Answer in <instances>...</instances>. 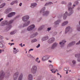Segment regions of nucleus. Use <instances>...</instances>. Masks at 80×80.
Returning a JSON list of instances; mask_svg holds the SVG:
<instances>
[{
    "mask_svg": "<svg viewBox=\"0 0 80 80\" xmlns=\"http://www.w3.org/2000/svg\"><path fill=\"white\" fill-rule=\"evenodd\" d=\"M75 43V42L73 41L72 42L69 43L68 45V47H71V46H72V45H73Z\"/></svg>",
    "mask_w": 80,
    "mask_h": 80,
    "instance_id": "f3484780",
    "label": "nucleus"
},
{
    "mask_svg": "<svg viewBox=\"0 0 80 80\" xmlns=\"http://www.w3.org/2000/svg\"><path fill=\"white\" fill-rule=\"evenodd\" d=\"M43 26H41L40 28H39L38 29V30H41L42 29H43Z\"/></svg>",
    "mask_w": 80,
    "mask_h": 80,
    "instance_id": "72a5a7b5",
    "label": "nucleus"
},
{
    "mask_svg": "<svg viewBox=\"0 0 80 80\" xmlns=\"http://www.w3.org/2000/svg\"><path fill=\"white\" fill-rule=\"evenodd\" d=\"M72 5V3H69L68 4V10L69 12V13L68 14V16L71 15L72 14L73 12V7L72 8L71 7Z\"/></svg>",
    "mask_w": 80,
    "mask_h": 80,
    "instance_id": "f03ea898",
    "label": "nucleus"
},
{
    "mask_svg": "<svg viewBox=\"0 0 80 80\" xmlns=\"http://www.w3.org/2000/svg\"><path fill=\"white\" fill-rule=\"evenodd\" d=\"M67 12H66L65 14L63 15V18L64 20H65L67 18Z\"/></svg>",
    "mask_w": 80,
    "mask_h": 80,
    "instance_id": "dca6fc26",
    "label": "nucleus"
},
{
    "mask_svg": "<svg viewBox=\"0 0 80 80\" xmlns=\"http://www.w3.org/2000/svg\"><path fill=\"white\" fill-rule=\"evenodd\" d=\"M38 59L39 58H37L35 60V61L36 62H37V63H39L40 62V61L39 60L38 61Z\"/></svg>",
    "mask_w": 80,
    "mask_h": 80,
    "instance_id": "b1692460",
    "label": "nucleus"
},
{
    "mask_svg": "<svg viewBox=\"0 0 80 80\" xmlns=\"http://www.w3.org/2000/svg\"><path fill=\"white\" fill-rule=\"evenodd\" d=\"M48 39V36H45L42 38V41H45V40H47Z\"/></svg>",
    "mask_w": 80,
    "mask_h": 80,
    "instance_id": "2eb2a0df",
    "label": "nucleus"
},
{
    "mask_svg": "<svg viewBox=\"0 0 80 80\" xmlns=\"http://www.w3.org/2000/svg\"><path fill=\"white\" fill-rule=\"evenodd\" d=\"M11 28H12V26H11L10 25H9L8 26V28H7V29L8 30H10V29Z\"/></svg>",
    "mask_w": 80,
    "mask_h": 80,
    "instance_id": "c756f323",
    "label": "nucleus"
},
{
    "mask_svg": "<svg viewBox=\"0 0 80 80\" xmlns=\"http://www.w3.org/2000/svg\"><path fill=\"white\" fill-rule=\"evenodd\" d=\"M57 71V70H56V71H55L54 69L51 70V71H52V73H53L54 72V73H55Z\"/></svg>",
    "mask_w": 80,
    "mask_h": 80,
    "instance_id": "2f4dec72",
    "label": "nucleus"
},
{
    "mask_svg": "<svg viewBox=\"0 0 80 80\" xmlns=\"http://www.w3.org/2000/svg\"><path fill=\"white\" fill-rule=\"evenodd\" d=\"M44 39H45V38H44V39H43V40H44Z\"/></svg>",
    "mask_w": 80,
    "mask_h": 80,
    "instance_id": "774afa93",
    "label": "nucleus"
},
{
    "mask_svg": "<svg viewBox=\"0 0 80 80\" xmlns=\"http://www.w3.org/2000/svg\"><path fill=\"white\" fill-rule=\"evenodd\" d=\"M58 43L55 42L54 43L53 45H52L51 47V49H54L55 48H56L57 47V45Z\"/></svg>",
    "mask_w": 80,
    "mask_h": 80,
    "instance_id": "1a4fd4ad",
    "label": "nucleus"
},
{
    "mask_svg": "<svg viewBox=\"0 0 80 80\" xmlns=\"http://www.w3.org/2000/svg\"><path fill=\"white\" fill-rule=\"evenodd\" d=\"M29 52H30V51H32L33 50V49H29Z\"/></svg>",
    "mask_w": 80,
    "mask_h": 80,
    "instance_id": "c03bdc74",
    "label": "nucleus"
},
{
    "mask_svg": "<svg viewBox=\"0 0 80 80\" xmlns=\"http://www.w3.org/2000/svg\"><path fill=\"white\" fill-rule=\"evenodd\" d=\"M2 52H4V50L3 49H2V50L0 49V53H2Z\"/></svg>",
    "mask_w": 80,
    "mask_h": 80,
    "instance_id": "58836bf2",
    "label": "nucleus"
},
{
    "mask_svg": "<svg viewBox=\"0 0 80 80\" xmlns=\"http://www.w3.org/2000/svg\"><path fill=\"white\" fill-rule=\"evenodd\" d=\"M62 3H65V2L64 1H63Z\"/></svg>",
    "mask_w": 80,
    "mask_h": 80,
    "instance_id": "5fc2aeb1",
    "label": "nucleus"
},
{
    "mask_svg": "<svg viewBox=\"0 0 80 80\" xmlns=\"http://www.w3.org/2000/svg\"><path fill=\"white\" fill-rule=\"evenodd\" d=\"M35 27V25H32L27 28V30L28 31H31V30H32Z\"/></svg>",
    "mask_w": 80,
    "mask_h": 80,
    "instance_id": "423d86ee",
    "label": "nucleus"
},
{
    "mask_svg": "<svg viewBox=\"0 0 80 80\" xmlns=\"http://www.w3.org/2000/svg\"><path fill=\"white\" fill-rule=\"evenodd\" d=\"M37 41V40L36 39H34L32 40L31 42L32 43H34V42H36Z\"/></svg>",
    "mask_w": 80,
    "mask_h": 80,
    "instance_id": "bb28decb",
    "label": "nucleus"
},
{
    "mask_svg": "<svg viewBox=\"0 0 80 80\" xmlns=\"http://www.w3.org/2000/svg\"><path fill=\"white\" fill-rule=\"evenodd\" d=\"M5 77V73L3 72V71H2L0 73V79H3Z\"/></svg>",
    "mask_w": 80,
    "mask_h": 80,
    "instance_id": "0eeeda50",
    "label": "nucleus"
},
{
    "mask_svg": "<svg viewBox=\"0 0 80 80\" xmlns=\"http://www.w3.org/2000/svg\"><path fill=\"white\" fill-rule=\"evenodd\" d=\"M65 43H66V41L64 40L62 42H60L59 44L60 45H62V46H63V45H64Z\"/></svg>",
    "mask_w": 80,
    "mask_h": 80,
    "instance_id": "aec40b11",
    "label": "nucleus"
},
{
    "mask_svg": "<svg viewBox=\"0 0 80 80\" xmlns=\"http://www.w3.org/2000/svg\"><path fill=\"white\" fill-rule=\"evenodd\" d=\"M6 39L7 40H8V39L7 38H6Z\"/></svg>",
    "mask_w": 80,
    "mask_h": 80,
    "instance_id": "052dcab7",
    "label": "nucleus"
},
{
    "mask_svg": "<svg viewBox=\"0 0 80 80\" xmlns=\"http://www.w3.org/2000/svg\"><path fill=\"white\" fill-rule=\"evenodd\" d=\"M57 75H60V74H59V73H57Z\"/></svg>",
    "mask_w": 80,
    "mask_h": 80,
    "instance_id": "603ef678",
    "label": "nucleus"
},
{
    "mask_svg": "<svg viewBox=\"0 0 80 80\" xmlns=\"http://www.w3.org/2000/svg\"><path fill=\"white\" fill-rule=\"evenodd\" d=\"M2 38H3V37L0 36V42H3L2 41Z\"/></svg>",
    "mask_w": 80,
    "mask_h": 80,
    "instance_id": "cd10ccee",
    "label": "nucleus"
},
{
    "mask_svg": "<svg viewBox=\"0 0 80 80\" xmlns=\"http://www.w3.org/2000/svg\"><path fill=\"white\" fill-rule=\"evenodd\" d=\"M42 78V77H39L38 78V79L37 80H40V79Z\"/></svg>",
    "mask_w": 80,
    "mask_h": 80,
    "instance_id": "4c0bfd02",
    "label": "nucleus"
},
{
    "mask_svg": "<svg viewBox=\"0 0 80 80\" xmlns=\"http://www.w3.org/2000/svg\"><path fill=\"white\" fill-rule=\"evenodd\" d=\"M16 33V31H14L12 32H11L10 33V34L11 35H14V34H15Z\"/></svg>",
    "mask_w": 80,
    "mask_h": 80,
    "instance_id": "7c9ffc66",
    "label": "nucleus"
},
{
    "mask_svg": "<svg viewBox=\"0 0 80 80\" xmlns=\"http://www.w3.org/2000/svg\"><path fill=\"white\" fill-rule=\"evenodd\" d=\"M60 78H61L62 77V76L60 75Z\"/></svg>",
    "mask_w": 80,
    "mask_h": 80,
    "instance_id": "e2e57ef3",
    "label": "nucleus"
},
{
    "mask_svg": "<svg viewBox=\"0 0 80 80\" xmlns=\"http://www.w3.org/2000/svg\"><path fill=\"white\" fill-rule=\"evenodd\" d=\"M73 7H75V4L73 5Z\"/></svg>",
    "mask_w": 80,
    "mask_h": 80,
    "instance_id": "6e6d98bb",
    "label": "nucleus"
},
{
    "mask_svg": "<svg viewBox=\"0 0 80 80\" xmlns=\"http://www.w3.org/2000/svg\"><path fill=\"white\" fill-rule=\"evenodd\" d=\"M10 0H8V1H10Z\"/></svg>",
    "mask_w": 80,
    "mask_h": 80,
    "instance_id": "0e129e2a",
    "label": "nucleus"
},
{
    "mask_svg": "<svg viewBox=\"0 0 80 80\" xmlns=\"http://www.w3.org/2000/svg\"><path fill=\"white\" fill-rule=\"evenodd\" d=\"M49 67L50 68H53V66L52 65H49Z\"/></svg>",
    "mask_w": 80,
    "mask_h": 80,
    "instance_id": "c9c22d12",
    "label": "nucleus"
},
{
    "mask_svg": "<svg viewBox=\"0 0 80 80\" xmlns=\"http://www.w3.org/2000/svg\"><path fill=\"white\" fill-rule=\"evenodd\" d=\"M60 22V21L59 20H58V21H57L55 22V24L56 25H58L59 24V22Z\"/></svg>",
    "mask_w": 80,
    "mask_h": 80,
    "instance_id": "393cba45",
    "label": "nucleus"
},
{
    "mask_svg": "<svg viewBox=\"0 0 80 80\" xmlns=\"http://www.w3.org/2000/svg\"><path fill=\"white\" fill-rule=\"evenodd\" d=\"M77 3H78L77 2H75V3H77Z\"/></svg>",
    "mask_w": 80,
    "mask_h": 80,
    "instance_id": "13d9d810",
    "label": "nucleus"
},
{
    "mask_svg": "<svg viewBox=\"0 0 80 80\" xmlns=\"http://www.w3.org/2000/svg\"><path fill=\"white\" fill-rule=\"evenodd\" d=\"M34 37V36L32 37V36H30V38H33Z\"/></svg>",
    "mask_w": 80,
    "mask_h": 80,
    "instance_id": "8fccbe9b",
    "label": "nucleus"
},
{
    "mask_svg": "<svg viewBox=\"0 0 80 80\" xmlns=\"http://www.w3.org/2000/svg\"><path fill=\"white\" fill-rule=\"evenodd\" d=\"M66 74H68V71H66Z\"/></svg>",
    "mask_w": 80,
    "mask_h": 80,
    "instance_id": "3c124183",
    "label": "nucleus"
},
{
    "mask_svg": "<svg viewBox=\"0 0 80 80\" xmlns=\"http://www.w3.org/2000/svg\"><path fill=\"white\" fill-rule=\"evenodd\" d=\"M3 20V18H2L1 19H0V22H2V20Z\"/></svg>",
    "mask_w": 80,
    "mask_h": 80,
    "instance_id": "de8ad7c7",
    "label": "nucleus"
},
{
    "mask_svg": "<svg viewBox=\"0 0 80 80\" xmlns=\"http://www.w3.org/2000/svg\"><path fill=\"white\" fill-rule=\"evenodd\" d=\"M40 44H39L36 47L37 48H38L39 47H40Z\"/></svg>",
    "mask_w": 80,
    "mask_h": 80,
    "instance_id": "a19ab883",
    "label": "nucleus"
},
{
    "mask_svg": "<svg viewBox=\"0 0 80 80\" xmlns=\"http://www.w3.org/2000/svg\"><path fill=\"white\" fill-rule=\"evenodd\" d=\"M37 6V4L36 3H32L31 4V8H33Z\"/></svg>",
    "mask_w": 80,
    "mask_h": 80,
    "instance_id": "a211bd4d",
    "label": "nucleus"
},
{
    "mask_svg": "<svg viewBox=\"0 0 80 80\" xmlns=\"http://www.w3.org/2000/svg\"><path fill=\"white\" fill-rule=\"evenodd\" d=\"M69 31L70 32H71L72 31V28H70V26H68L66 28L65 32V33H67L68 32H69Z\"/></svg>",
    "mask_w": 80,
    "mask_h": 80,
    "instance_id": "6e6552de",
    "label": "nucleus"
},
{
    "mask_svg": "<svg viewBox=\"0 0 80 80\" xmlns=\"http://www.w3.org/2000/svg\"><path fill=\"white\" fill-rule=\"evenodd\" d=\"M28 80H32V75L31 74H29L28 76Z\"/></svg>",
    "mask_w": 80,
    "mask_h": 80,
    "instance_id": "412c9836",
    "label": "nucleus"
},
{
    "mask_svg": "<svg viewBox=\"0 0 80 80\" xmlns=\"http://www.w3.org/2000/svg\"><path fill=\"white\" fill-rule=\"evenodd\" d=\"M8 44H9V45H11V46H12V45H14V44H15V43H9Z\"/></svg>",
    "mask_w": 80,
    "mask_h": 80,
    "instance_id": "ea45409f",
    "label": "nucleus"
},
{
    "mask_svg": "<svg viewBox=\"0 0 80 80\" xmlns=\"http://www.w3.org/2000/svg\"><path fill=\"white\" fill-rule=\"evenodd\" d=\"M52 2H50L48 3H46L45 4V6H47V5H49V4H52Z\"/></svg>",
    "mask_w": 80,
    "mask_h": 80,
    "instance_id": "473e14b6",
    "label": "nucleus"
},
{
    "mask_svg": "<svg viewBox=\"0 0 80 80\" xmlns=\"http://www.w3.org/2000/svg\"><path fill=\"white\" fill-rule=\"evenodd\" d=\"M41 1H42L43 0H40Z\"/></svg>",
    "mask_w": 80,
    "mask_h": 80,
    "instance_id": "69168bd1",
    "label": "nucleus"
},
{
    "mask_svg": "<svg viewBox=\"0 0 80 80\" xmlns=\"http://www.w3.org/2000/svg\"><path fill=\"white\" fill-rule=\"evenodd\" d=\"M18 3V1L17 0H15L11 2V5H13L14 4V3Z\"/></svg>",
    "mask_w": 80,
    "mask_h": 80,
    "instance_id": "4be33fe9",
    "label": "nucleus"
},
{
    "mask_svg": "<svg viewBox=\"0 0 80 80\" xmlns=\"http://www.w3.org/2000/svg\"><path fill=\"white\" fill-rule=\"evenodd\" d=\"M18 72H17L13 76V77L14 80H17V78H18Z\"/></svg>",
    "mask_w": 80,
    "mask_h": 80,
    "instance_id": "9d476101",
    "label": "nucleus"
},
{
    "mask_svg": "<svg viewBox=\"0 0 80 80\" xmlns=\"http://www.w3.org/2000/svg\"><path fill=\"white\" fill-rule=\"evenodd\" d=\"M50 30H51V28H48V31H49Z\"/></svg>",
    "mask_w": 80,
    "mask_h": 80,
    "instance_id": "37998d69",
    "label": "nucleus"
},
{
    "mask_svg": "<svg viewBox=\"0 0 80 80\" xmlns=\"http://www.w3.org/2000/svg\"><path fill=\"white\" fill-rule=\"evenodd\" d=\"M15 15V12H12L8 15V17H12Z\"/></svg>",
    "mask_w": 80,
    "mask_h": 80,
    "instance_id": "f8f14e48",
    "label": "nucleus"
},
{
    "mask_svg": "<svg viewBox=\"0 0 80 80\" xmlns=\"http://www.w3.org/2000/svg\"><path fill=\"white\" fill-rule=\"evenodd\" d=\"M64 70L65 71H68V68H64Z\"/></svg>",
    "mask_w": 80,
    "mask_h": 80,
    "instance_id": "e433bc0d",
    "label": "nucleus"
},
{
    "mask_svg": "<svg viewBox=\"0 0 80 80\" xmlns=\"http://www.w3.org/2000/svg\"><path fill=\"white\" fill-rule=\"evenodd\" d=\"M13 20H11L9 22L7 21H4L1 24V26H5L6 25H10V24L13 23Z\"/></svg>",
    "mask_w": 80,
    "mask_h": 80,
    "instance_id": "7ed1b4c3",
    "label": "nucleus"
},
{
    "mask_svg": "<svg viewBox=\"0 0 80 80\" xmlns=\"http://www.w3.org/2000/svg\"><path fill=\"white\" fill-rule=\"evenodd\" d=\"M26 53H27V51H26Z\"/></svg>",
    "mask_w": 80,
    "mask_h": 80,
    "instance_id": "680f3d73",
    "label": "nucleus"
},
{
    "mask_svg": "<svg viewBox=\"0 0 80 80\" xmlns=\"http://www.w3.org/2000/svg\"><path fill=\"white\" fill-rule=\"evenodd\" d=\"M22 77L23 75L22 74H21L19 77L18 80H22Z\"/></svg>",
    "mask_w": 80,
    "mask_h": 80,
    "instance_id": "5701e85b",
    "label": "nucleus"
},
{
    "mask_svg": "<svg viewBox=\"0 0 80 80\" xmlns=\"http://www.w3.org/2000/svg\"><path fill=\"white\" fill-rule=\"evenodd\" d=\"M11 42H13V40H11Z\"/></svg>",
    "mask_w": 80,
    "mask_h": 80,
    "instance_id": "4d7b16f0",
    "label": "nucleus"
},
{
    "mask_svg": "<svg viewBox=\"0 0 80 80\" xmlns=\"http://www.w3.org/2000/svg\"><path fill=\"white\" fill-rule=\"evenodd\" d=\"M13 53H14V54H16L17 53V52H19V51L18 50V49H16V48H13Z\"/></svg>",
    "mask_w": 80,
    "mask_h": 80,
    "instance_id": "ddd939ff",
    "label": "nucleus"
},
{
    "mask_svg": "<svg viewBox=\"0 0 80 80\" xmlns=\"http://www.w3.org/2000/svg\"><path fill=\"white\" fill-rule=\"evenodd\" d=\"M48 62H52V61H50V60H49L48 61Z\"/></svg>",
    "mask_w": 80,
    "mask_h": 80,
    "instance_id": "864d4df0",
    "label": "nucleus"
},
{
    "mask_svg": "<svg viewBox=\"0 0 80 80\" xmlns=\"http://www.w3.org/2000/svg\"><path fill=\"white\" fill-rule=\"evenodd\" d=\"M45 10V8L44 7L40 10V13H43V15H46V16H47V15H48L49 14V12L48 11H46L44 12V10Z\"/></svg>",
    "mask_w": 80,
    "mask_h": 80,
    "instance_id": "20e7f679",
    "label": "nucleus"
},
{
    "mask_svg": "<svg viewBox=\"0 0 80 80\" xmlns=\"http://www.w3.org/2000/svg\"><path fill=\"white\" fill-rule=\"evenodd\" d=\"M69 72H71V70H70V71H69Z\"/></svg>",
    "mask_w": 80,
    "mask_h": 80,
    "instance_id": "338daca9",
    "label": "nucleus"
},
{
    "mask_svg": "<svg viewBox=\"0 0 80 80\" xmlns=\"http://www.w3.org/2000/svg\"><path fill=\"white\" fill-rule=\"evenodd\" d=\"M48 57H47V56H46L42 58V61H45V60H48Z\"/></svg>",
    "mask_w": 80,
    "mask_h": 80,
    "instance_id": "4468645a",
    "label": "nucleus"
},
{
    "mask_svg": "<svg viewBox=\"0 0 80 80\" xmlns=\"http://www.w3.org/2000/svg\"><path fill=\"white\" fill-rule=\"evenodd\" d=\"M23 46H25V44H23Z\"/></svg>",
    "mask_w": 80,
    "mask_h": 80,
    "instance_id": "bf43d9fd",
    "label": "nucleus"
},
{
    "mask_svg": "<svg viewBox=\"0 0 80 80\" xmlns=\"http://www.w3.org/2000/svg\"><path fill=\"white\" fill-rule=\"evenodd\" d=\"M5 5V3L2 4L0 6V8H3V7H4Z\"/></svg>",
    "mask_w": 80,
    "mask_h": 80,
    "instance_id": "a878e982",
    "label": "nucleus"
},
{
    "mask_svg": "<svg viewBox=\"0 0 80 80\" xmlns=\"http://www.w3.org/2000/svg\"><path fill=\"white\" fill-rule=\"evenodd\" d=\"M31 72H32V73H36L37 70V66L35 65L33 66L31 68Z\"/></svg>",
    "mask_w": 80,
    "mask_h": 80,
    "instance_id": "39448f33",
    "label": "nucleus"
},
{
    "mask_svg": "<svg viewBox=\"0 0 80 80\" xmlns=\"http://www.w3.org/2000/svg\"><path fill=\"white\" fill-rule=\"evenodd\" d=\"M19 45H20L22 47H23V46H22V43H21V44H19Z\"/></svg>",
    "mask_w": 80,
    "mask_h": 80,
    "instance_id": "49530a36",
    "label": "nucleus"
},
{
    "mask_svg": "<svg viewBox=\"0 0 80 80\" xmlns=\"http://www.w3.org/2000/svg\"><path fill=\"white\" fill-rule=\"evenodd\" d=\"M38 35V33L37 32H36L35 34V36H37Z\"/></svg>",
    "mask_w": 80,
    "mask_h": 80,
    "instance_id": "a18cd8bd",
    "label": "nucleus"
},
{
    "mask_svg": "<svg viewBox=\"0 0 80 80\" xmlns=\"http://www.w3.org/2000/svg\"><path fill=\"white\" fill-rule=\"evenodd\" d=\"M72 63H73V65H75V63H76V61L75 60H73L72 61Z\"/></svg>",
    "mask_w": 80,
    "mask_h": 80,
    "instance_id": "f704fd0d",
    "label": "nucleus"
},
{
    "mask_svg": "<svg viewBox=\"0 0 80 80\" xmlns=\"http://www.w3.org/2000/svg\"><path fill=\"white\" fill-rule=\"evenodd\" d=\"M68 21H65L62 23V26H65V25H67V24H68Z\"/></svg>",
    "mask_w": 80,
    "mask_h": 80,
    "instance_id": "6ab92c4d",
    "label": "nucleus"
},
{
    "mask_svg": "<svg viewBox=\"0 0 80 80\" xmlns=\"http://www.w3.org/2000/svg\"><path fill=\"white\" fill-rule=\"evenodd\" d=\"M0 47H1V48H4L3 44L1 42H0Z\"/></svg>",
    "mask_w": 80,
    "mask_h": 80,
    "instance_id": "c85d7f7f",
    "label": "nucleus"
},
{
    "mask_svg": "<svg viewBox=\"0 0 80 80\" xmlns=\"http://www.w3.org/2000/svg\"><path fill=\"white\" fill-rule=\"evenodd\" d=\"M22 5V3H21L19 4V6H21Z\"/></svg>",
    "mask_w": 80,
    "mask_h": 80,
    "instance_id": "09e8293b",
    "label": "nucleus"
},
{
    "mask_svg": "<svg viewBox=\"0 0 80 80\" xmlns=\"http://www.w3.org/2000/svg\"><path fill=\"white\" fill-rule=\"evenodd\" d=\"M29 18V16H26L23 17L22 18V20L23 22H26L24 24H23V27H26L28 26L30 23V22L29 21H28Z\"/></svg>",
    "mask_w": 80,
    "mask_h": 80,
    "instance_id": "f257e3e1",
    "label": "nucleus"
},
{
    "mask_svg": "<svg viewBox=\"0 0 80 80\" xmlns=\"http://www.w3.org/2000/svg\"><path fill=\"white\" fill-rule=\"evenodd\" d=\"M55 41V38H52L49 39L48 41L49 43H52Z\"/></svg>",
    "mask_w": 80,
    "mask_h": 80,
    "instance_id": "9b49d317",
    "label": "nucleus"
},
{
    "mask_svg": "<svg viewBox=\"0 0 80 80\" xmlns=\"http://www.w3.org/2000/svg\"><path fill=\"white\" fill-rule=\"evenodd\" d=\"M28 56L29 57H30V58L32 57V56L30 54H28Z\"/></svg>",
    "mask_w": 80,
    "mask_h": 80,
    "instance_id": "79ce46f5",
    "label": "nucleus"
}]
</instances>
